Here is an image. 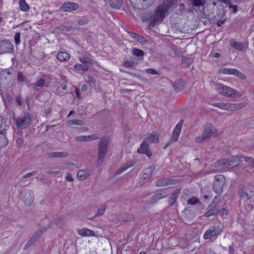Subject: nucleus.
<instances>
[{
    "label": "nucleus",
    "mask_w": 254,
    "mask_h": 254,
    "mask_svg": "<svg viewBox=\"0 0 254 254\" xmlns=\"http://www.w3.org/2000/svg\"><path fill=\"white\" fill-rule=\"evenodd\" d=\"M170 6V3L168 4L165 2H163L159 5L153 18V22L157 23L162 21L169 10Z\"/></svg>",
    "instance_id": "obj_1"
},
{
    "label": "nucleus",
    "mask_w": 254,
    "mask_h": 254,
    "mask_svg": "<svg viewBox=\"0 0 254 254\" xmlns=\"http://www.w3.org/2000/svg\"><path fill=\"white\" fill-rule=\"evenodd\" d=\"M109 142V138L107 137H104L101 138L98 147V157L97 162L98 164H101L106 155L107 146Z\"/></svg>",
    "instance_id": "obj_2"
},
{
    "label": "nucleus",
    "mask_w": 254,
    "mask_h": 254,
    "mask_svg": "<svg viewBox=\"0 0 254 254\" xmlns=\"http://www.w3.org/2000/svg\"><path fill=\"white\" fill-rule=\"evenodd\" d=\"M225 183V177L224 175L219 174L215 176L212 186L213 190L216 194L219 195L222 192Z\"/></svg>",
    "instance_id": "obj_3"
},
{
    "label": "nucleus",
    "mask_w": 254,
    "mask_h": 254,
    "mask_svg": "<svg viewBox=\"0 0 254 254\" xmlns=\"http://www.w3.org/2000/svg\"><path fill=\"white\" fill-rule=\"evenodd\" d=\"M213 105L221 109L228 111H235L245 107V105L243 103L232 104L230 103L218 102L214 103Z\"/></svg>",
    "instance_id": "obj_4"
},
{
    "label": "nucleus",
    "mask_w": 254,
    "mask_h": 254,
    "mask_svg": "<svg viewBox=\"0 0 254 254\" xmlns=\"http://www.w3.org/2000/svg\"><path fill=\"white\" fill-rule=\"evenodd\" d=\"M215 85L217 91L219 94L223 95L228 97H232L233 95H235L237 93V91L236 90L222 84L216 83Z\"/></svg>",
    "instance_id": "obj_5"
},
{
    "label": "nucleus",
    "mask_w": 254,
    "mask_h": 254,
    "mask_svg": "<svg viewBox=\"0 0 254 254\" xmlns=\"http://www.w3.org/2000/svg\"><path fill=\"white\" fill-rule=\"evenodd\" d=\"M238 157L236 156H231L229 158L219 160L216 162L217 166L219 165L222 167H235L238 164Z\"/></svg>",
    "instance_id": "obj_6"
},
{
    "label": "nucleus",
    "mask_w": 254,
    "mask_h": 254,
    "mask_svg": "<svg viewBox=\"0 0 254 254\" xmlns=\"http://www.w3.org/2000/svg\"><path fill=\"white\" fill-rule=\"evenodd\" d=\"M31 122V116L29 113H24L22 116L17 118V127L22 129L29 127Z\"/></svg>",
    "instance_id": "obj_7"
},
{
    "label": "nucleus",
    "mask_w": 254,
    "mask_h": 254,
    "mask_svg": "<svg viewBox=\"0 0 254 254\" xmlns=\"http://www.w3.org/2000/svg\"><path fill=\"white\" fill-rule=\"evenodd\" d=\"M155 167L154 165H150L148 167L144 169L141 175L140 178L137 180L138 183L142 185L144 184L149 179V177L152 175L155 171Z\"/></svg>",
    "instance_id": "obj_8"
},
{
    "label": "nucleus",
    "mask_w": 254,
    "mask_h": 254,
    "mask_svg": "<svg viewBox=\"0 0 254 254\" xmlns=\"http://www.w3.org/2000/svg\"><path fill=\"white\" fill-rule=\"evenodd\" d=\"M181 182V180L173 179L168 177H164L158 180L156 182L157 187H164L169 185H177Z\"/></svg>",
    "instance_id": "obj_9"
},
{
    "label": "nucleus",
    "mask_w": 254,
    "mask_h": 254,
    "mask_svg": "<svg viewBox=\"0 0 254 254\" xmlns=\"http://www.w3.org/2000/svg\"><path fill=\"white\" fill-rule=\"evenodd\" d=\"M183 123L184 121L183 120H180L175 127L169 141L170 143L176 142L178 139L181 134Z\"/></svg>",
    "instance_id": "obj_10"
},
{
    "label": "nucleus",
    "mask_w": 254,
    "mask_h": 254,
    "mask_svg": "<svg viewBox=\"0 0 254 254\" xmlns=\"http://www.w3.org/2000/svg\"><path fill=\"white\" fill-rule=\"evenodd\" d=\"M20 198L26 205H31L34 200V195L31 190L21 192L19 194Z\"/></svg>",
    "instance_id": "obj_11"
},
{
    "label": "nucleus",
    "mask_w": 254,
    "mask_h": 254,
    "mask_svg": "<svg viewBox=\"0 0 254 254\" xmlns=\"http://www.w3.org/2000/svg\"><path fill=\"white\" fill-rule=\"evenodd\" d=\"M220 233L218 227L213 226L207 229L203 234V237L204 240L210 239L216 236Z\"/></svg>",
    "instance_id": "obj_12"
},
{
    "label": "nucleus",
    "mask_w": 254,
    "mask_h": 254,
    "mask_svg": "<svg viewBox=\"0 0 254 254\" xmlns=\"http://www.w3.org/2000/svg\"><path fill=\"white\" fill-rule=\"evenodd\" d=\"M13 50V46L8 40L0 41V55L5 53L11 52Z\"/></svg>",
    "instance_id": "obj_13"
},
{
    "label": "nucleus",
    "mask_w": 254,
    "mask_h": 254,
    "mask_svg": "<svg viewBox=\"0 0 254 254\" xmlns=\"http://www.w3.org/2000/svg\"><path fill=\"white\" fill-rule=\"evenodd\" d=\"M146 142L145 140H143L141 143L140 146L137 149V152L139 154H145L147 157H150L152 155V153L149 148V145Z\"/></svg>",
    "instance_id": "obj_14"
},
{
    "label": "nucleus",
    "mask_w": 254,
    "mask_h": 254,
    "mask_svg": "<svg viewBox=\"0 0 254 254\" xmlns=\"http://www.w3.org/2000/svg\"><path fill=\"white\" fill-rule=\"evenodd\" d=\"M202 134L207 139L209 138L211 135L216 136L217 135L214 126L209 124L205 125Z\"/></svg>",
    "instance_id": "obj_15"
},
{
    "label": "nucleus",
    "mask_w": 254,
    "mask_h": 254,
    "mask_svg": "<svg viewBox=\"0 0 254 254\" xmlns=\"http://www.w3.org/2000/svg\"><path fill=\"white\" fill-rule=\"evenodd\" d=\"M79 7L78 3L72 2H65L61 6V9L65 12H70L78 9Z\"/></svg>",
    "instance_id": "obj_16"
},
{
    "label": "nucleus",
    "mask_w": 254,
    "mask_h": 254,
    "mask_svg": "<svg viewBox=\"0 0 254 254\" xmlns=\"http://www.w3.org/2000/svg\"><path fill=\"white\" fill-rule=\"evenodd\" d=\"M126 31L127 32L128 35L133 39H135L138 42L142 44H146L148 43V40H146L143 36L142 35L135 33L134 32L130 31L128 30H127Z\"/></svg>",
    "instance_id": "obj_17"
},
{
    "label": "nucleus",
    "mask_w": 254,
    "mask_h": 254,
    "mask_svg": "<svg viewBox=\"0 0 254 254\" xmlns=\"http://www.w3.org/2000/svg\"><path fill=\"white\" fill-rule=\"evenodd\" d=\"M181 189H177L174 190L173 193L168 198V203L170 206H173L176 202L177 199L181 193Z\"/></svg>",
    "instance_id": "obj_18"
},
{
    "label": "nucleus",
    "mask_w": 254,
    "mask_h": 254,
    "mask_svg": "<svg viewBox=\"0 0 254 254\" xmlns=\"http://www.w3.org/2000/svg\"><path fill=\"white\" fill-rule=\"evenodd\" d=\"M168 194L166 189L161 190L160 192L155 194L151 198L150 202L155 203L158 200L167 197Z\"/></svg>",
    "instance_id": "obj_19"
},
{
    "label": "nucleus",
    "mask_w": 254,
    "mask_h": 254,
    "mask_svg": "<svg viewBox=\"0 0 254 254\" xmlns=\"http://www.w3.org/2000/svg\"><path fill=\"white\" fill-rule=\"evenodd\" d=\"M144 140L149 143L157 142L159 140L158 133L156 131L152 133H147L145 135Z\"/></svg>",
    "instance_id": "obj_20"
},
{
    "label": "nucleus",
    "mask_w": 254,
    "mask_h": 254,
    "mask_svg": "<svg viewBox=\"0 0 254 254\" xmlns=\"http://www.w3.org/2000/svg\"><path fill=\"white\" fill-rule=\"evenodd\" d=\"M230 45L236 50L241 51H243L248 48V44L246 42L232 41L231 42Z\"/></svg>",
    "instance_id": "obj_21"
},
{
    "label": "nucleus",
    "mask_w": 254,
    "mask_h": 254,
    "mask_svg": "<svg viewBox=\"0 0 254 254\" xmlns=\"http://www.w3.org/2000/svg\"><path fill=\"white\" fill-rule=\"evenodd\" d=\"M42 231H37L35 234L33 236L32 238H31L30 240L28 241L27 244L25 245L24 247V250H26L27 248H28L30 246H31L32 245L35 243L37 239L38 238H40L43 233Z\"/></svg>",
    "instance_id": "obj_22"
},
{
    "label": "nucleus",
    "mask_w": 254,
    "mask_h": 254,
    "mask_svg": "<svg viewBox=\"0 0 254 254\" xmlns=\"http://www.w3.org/2000/svg\"><path fill=\"white\" fill-rule=\"evenodd\" d=\"M77 233L79 236L82 237L95 236V232L87 228L78 229Z\"/></svg>",
    "instance_id": "obj_23"
},
{
    "label": "nucleus",
    "mask_w": 254,
    "mask_h": 254,
    "mask_svg": "<svg viewBox=\"0 0 254 254\" xmlns=\"http://www.w3.org/2000/svg\"><path fill=\"white\" fill-rule=\"evenodd\" d=\"M5 133V129H2L0 131V148H4L8 144V139Z\"/></svg>",
    "instance_id": "obj_24"
},
{
    "label": "nucleus",
    "mask_w": 254,
    "mask_h": 254,
    "mask_svg": "<svg viewBox=\"0 0 254 254\" xmlns=\"http://www.w3.org/2000/svg\"><path fill=\"white\" fill-rule=\"evenodd\" d=\"M56 57L60 62H66L70 59V55L65 52H59Z\"/></svg>",
    "instance_id": "obj_25"
},
{
    "label": "nucleus",
    "mask_w": 254,
    "mask_h": 254,
    "mask_svg": "<svg viewBox=\"0 0 254 254\" xmlns=\"http://www.w3.org/2000/svg\"><path fill=\"white\" fill-rule=\"evenodd\" d=\"M99 137L95 134L90 135H83L77 136L76 140L79 141H87L99 139Z\"/></svg>",
    "instance_id": "obj_26"
},
{
    "label": "nucleus",
    "mask_w": 254,
    "mask_h": 254,
    "mask_svg": "<svg viewBox=\"0 0 254 254\" xmlns=\"http://www.w3.org/2000/svg\"><path fill=\"white\" fill-rule=\"evenodd\" d=\"M136 163V161L134 160H131L127 162L122 167L120 168L116 172V174H120L127 170L128 168L133 166Z\"/></svg>",
    "instance_id": "obj_27"
},
{
    "label": "nucleus",
    "mask_w": 254,
    "mask_h": 254,
    "mask_svg": "<svg viewBox=\"0 0 254 254\" xmlns=\"http://www.w3.org/2000/svg\"><path fill=\"white\" fill-rule=\"evenodd\" d=\"M173 86L175 91L177 92H179L180 91L184 89L185 87V84L183 80L180 78L175 81L173 84Z\"/></svg>",
    "instance_id": "obj_28"
},
{
    "label": "nucleus",
    "mask_w": 254,
    "mask_h": 254,
    "mask_svg": "<svg viewBox=\"0 0 254 254\" xmlns=\"http://www.w3.org/2000/svg\"><path fill=\"white\" fill-rule=\"evenodd\" d=\"M182 65L184 68H188L190 66L193 62V59L190 57H183Z\"/></svg>",
    "instance_id": "obj_29"
},
{
    "label": "nucleus",
    "mask_w": 254,
    "mask_h": 254,
    "mask_svg": "<svg viewBox=\"0 0 254 254\" xmlns=\"http://www.w3.org/2000/svg\"><path fill=\"white\" fill-rule=\"evenodd\" d=\"M89 175L87 170H81L77 173L76 177L80 180H85Z\"/></svg>",
    "instance_id": "obj_30"
},
{
    "label": "nucleus",
    "mask_w": 254,
    "mask_h": 254,
    "mask_svg": "<svg viewBox=\"0 0 254 254\" xmlns=\"http://www.w3.org/2000/svg\"><path fill=\"white\" fill-rule=\"evenodd\" d=\"M111 6L114 9H119L122 4V0H109Z\"/></svg>",
    "instance_id": "obj_31"
},
{
    "label": "nucleus",
    "mask_w": 254,
    "mask_h": 254,
    "mask_svg": "<svg viewBox=\"0 0 254 254\" xmlns=\"http://www.w3.org/2000/svg\"><path fill=\"white\" fill-rule=\"evenodd\" d=\"M68 155L65 152H54L50 154V156L52 158H65Z\"/></svg>",
    "instance_id": "obj_32"
},
{
    "label": "nucleus",
    "mask_w": 254,
    "mask_h": 254,
    "mask_svg": "<svg viewBox=\"0 0 254 254\" xmlns=\"http://www.w3.org/2000/svg\"><path fill=\"white\" fill-rule=\"evenodd\" d=\"M20 9L23 11L27 12L29 10L30 7L26 3L25 0H20L19 1Z\"/></svg>",
    "instance_id": "obj_33"
},
{
    "label": "nucleus",
    "mask_w": 254,
    "mask_h": 254,
    "mask_svg": "<svg viewBox=\"0 0 254 254\" xmlns=\"http://www.w3.org/2000/svg\"><path fill=\"white\" fill-rule=\"evenodd\" d=\"M67 124L68 126H82L84 124V122L82 120L74 119V120H69L67 121Z\"/></svg>",
    "instance_id": "obj_34"
},
{
    "label": "nucleus",
    "mask_w": 254,
    "mask_h": 254,
    "mask_svg": "<svg viewBox=\"0 0 254 254\" xmlns=\"http://www.w3.org/2000/svg\"><path fill=\"white\" fill-rule=\"evenodd\" d=\"M132 53L136 57H141L142 59H143V56H144V52L142 50L136 48L132 49Z\"/></svg>",
    "instance_id": "obj_35"
},
{
    "label": "nucleus",
    "mask_w": 254,
    "mask_h": 254,
    "mask_svg": "<svg viewBox=\"0 0 254 254\" xmlns=\"http://www.w3.org/2000/svg\"><path fill=\"white\" fill-rule=\"evenodd\" d=\"M193 7H204L205 4V0H190Z\"/></svg>",
    "instance_id": "obj_36"
},
{
    "label": "nucleus",
    "mask_w": 254,
    "mask_h": 254,
    "mask_svg": "<svg viewBox=\"0 0 254 254\" xmlns=\"http://www.w3.org/2000/svg\"><path fill=\"white\" fill-rule=\"evenodd\" d=\"M46 83L45 80L43 78L38 79L36 83L32 84L31 86L34 89L37 87H42L45 85Z\"/></svg>",
    "instance_id": "obj_37"
},
{
    "label": "nucleus",
    "mask_w": 254,
    "mask_h": 254,
    "mask_svg": "<svg viewBox=\"0 0 254 254\" xmlns=\"http://www.w3.org/2000/svg\"><path fill=\"white\" fill-rule=\"evenodd\" d=\"M89 67V66L86 64H85L84 66L80 64H78L74 65V68L75 69L84 71H87Z\"/></svg>",
    "instance_id": "obj_38"
},
{
    "label": "nucleus",
    "mask_w": 254,
    "mask_h": 254,
    "mask_svg": "<svg viewBox=\"0 0 254 254\" xmlns=\"http://www.w3.org/2000/svg\"><path fill=\"white\" fill-rule=\"evenodd\" d=\"M233 74L237 76L242 79H245L246 78V76L244 74L236 68H234Z\"/></svg>",
    "instance_id": "obj_39"
},
{
    "label": "nucleus",
    "mask_w": 254,
    "mask_h": 254,
    "mask_svg": "<svg viewBox=\"0 0 254 254\" xmlns=\"http://www.w3.org/2000/svg\"><path fill=\"white\" fill-rule=\"evenodd\" d=\"M79 61L83 64H86L88 66H89V67H90L92 65V63L88 61L86 58L85 57H80L79 59Z\"/></svg>",
    "instance_id": "obj_40"
},
{
    "label": "nucleus",
    "mask_w": 254,
    "mask_h": 254,
    "mask_svg": "<svg viewBox=\"0 0 254 254\" xmlns=\"http://www.w3.org/2000/svg\"><path fill=\"white\" fill-rule=\"evenodd\" d=\"M234 68H224L221 70V72L225 74H233Z\"/></svg>",
    "instance_id": "obj_41"
},
{
    "label": "nucleus",
    "mask_w": 254,
    "mask_h": 254,
    "mask_svg": "<svg viewBox=\"0 0 254 254\" xmlns=\"http://www.w3.org/2000/svg\"><path fill=\"white\" fill-rule=\"evenodd\" d=\"M134 65V62L133 61L126 60L123 63V66L127 68H131Z\"/></svg>",
    "instance_id": "obj_42"
},
{
    "label": "nucleus",
    "mask_w": 254,
    "mask_h": 254,
    "mask_svg": "<svg viewBox=\"0 0 254 254\" xmlns=\"http://www.w3.org/2000/svg\"><path fill=\"white\" fill-rule=\"evenodd\" d=\"M187 202L189 204H195L199 202V199L194 196L190 198L188 200Z\"/></svg>",
    "instance_id": "obj_43"
},
{
    "label": "nucleus",
    "mask_w": 254,
    "mask_h": 254,
    "mask_svg": "<svg viewBox=\"0 0 254 254\" xmlns=\"http://www.w3.org/2000/svg\"><path fill=\"white\" fill-rule=\"evenodd\" d=\"M245 162L248 163L252 167H254V159L252 157H245Z\"/></svg>",
    "instance_id": "obj_44"
},
{
    "label": "nucleus",
    "mask_w": 254,
    "mask_h": 254,
    "mask_svg": "<svg viewBox=\"0 0 254 254\" xmlns=\"http://www.w3.org/2000/svg\"><path fill=\"white\" fill-rule=\"evenodd\" d=\"M105 209H106V206H102L101 208L98 209V210H97L96 213V216H101V215H102L105 211Z\"/></svg>",
    "instance_id": "obj_45"
},
{
    "label": "nucleus",
    "mask_w": 254,
    "mask_h": 254,
    "mask_svg": "<svg viewBox=\"0 0 254 254\" xmlns=\"http://www.w3.org/2000/svg\"><path fill=\"white\" fill-rule=\"evenodd\" d=\"M216 212V210L215 209H211L207 211L205 214V216L206 217H209L210 216L215 215Z\"/></svg>",
    "instance_id": "obj_46"
},
{
    "label": "nucleus",
    "mask_w": 254,
    "mask_h": 254,
    "mask_svg": "<svg viewBox=\"0 0 254 254\" xmlns=\"http://www.w3.org/2000/svg\"><path fill=\"white\" fill-rule=\"evenodd\" d=\"M205 139H206V138L203 136V134H202L200 136L196 137L195 138V141L196 143H200V142H202V141H203V140Z\"/></svg>",
    "instance_id": "obj_47"
},
{
    "label": "nucleus",
    "mask_w": 254,
    "mask_h": 254,
    "mask_svg": "<svg viewBox=\"0 0 254 254\" xmlns=\"http://www.w3.org/2000/svg\"><path fill=\"white\" fill-rule=\"evenodd\" d=\"M89 20L88 19H86V18H83V19H80L78 21H77V23L79 24V25H85L86 24H87Z\"/></svg>",
    "instance_id": "obj_48"
},
{
    "label": "nucleus",
    "mask_w": 254,
    "mask_h": 254,
    "mask_svg": "<svg viewBox=\"0 0 254 254\" xmlns=\"http://www.w3.org/2000/svg\"><path fill=\"white\" fill-rule=\"evenodd\" d=\"M146 72L148 74L155 75L158 74V73L153 68H148L146 69Z\"/></svg>",
    "instance_id": "obj_49"
},
{
    "label": "nucleus",
    "mask_w": 254,
    "mask_h": 254,
    "mask_svg": "<svg viewBox=\"0 0 254 254\" xmlns=\"http://www.w3.org/2000/svg\"><path fill=\"white\" fill-rule=\"evenodd\" d=\"M220 214L222 216L226 217L227 215L228 211L226 208H223L220 210Z\"/></svg>",
    "instance_id": "obj_50"
},
{
    "label": "nucleus",
    "mask_w": 254,
    "mask_h": 254,
    "mask_svg": "<svg viewBox=\"0 0 254 254\" xmlns=\"http://www.w3.org/2000/svg\"><path fill=\"white\" fill-rule=\"evenodd\" d=\"M220 198H221V197L219 195H217V196H215L214 198H213V199L212 200L211 203L212 204H217L219 202V201H220Z\"/></svg>",
    "instance_id": "obj_51"
},
{
    "label": "nucleus",
    "mask_w": 254,
    "mask_h": 254,
    "mask_svg": "<svg viewBox=\"0 0 254 254\" xmlns=\"http://www.w3.org/2000/svg\"><path fill=\"white\" fill-rule=\"evenodd\" d=\"M65 179L67 181L69 182H72L73 180L71 174L69 173L66 174L65 176Z\"/></svg>",
    "instance_id": "obj_52"
},
{
    "label": "nucleus",
    "mask_w": 254,
    "mask_h": 254,
    "mask_svg": "<svg viewBox=\"0 0 254 254\" xmlns=\"http://www.w3.org/2000/svg\"><path fill=\"white\" fill-rule=\"evenodd\" d=\"M239 195L240 197H248V194L247 193H246L244 190H242L239 193Z\"/></svg>",
    "instance_id": "obj_53"
},
{
    "label": "nucleus",
    "mask_w": 254,
    "mask_h": 254,
    "mask_svg": "<svg viewBox=\"0 0 254 254\" xmlns=\"http://www.w3.org/2000/svg\"><path fill=\"white\" fill-rule=\"evenodd\" d=\"M17 78L18 80L20 82H23L24 81V77L22 74L21 72H18L17 74Z\"/></svg>",
    "instance_id": "obj_54"
},
{
    "label": "nucleus",
    "mask_w": 254,
    "mask_h": 254,
    "mask_svg": "<svg viewBox=\"0 0 254 254\" xmlns=\"http://www.w3.org/2000/svg\"><path fill=\"white\" fill-rule=\"evenodd\" d=\"M87 78H88V82L90 83H93L94 84L95 83V82H96L95 79L93 77H92L91 76H88L87 77Z\"/></svg>",
    "instance_id": "obj_55"
},
{
    "label": "nucleus",
    "mask_w": 254,
    "mask_h": 254,
    "mask_svg": "<svg viewBox=\"0 0 254 254\" xmlns=\"http://www.w3.org/2000/svg\"><path fill=\"white\" fill-rule=\"evenodd\" d=\"M74 91H75V93L76 96V97L78 98V99H80V91H79V89L77 88H76L75 89Z\"/></svg>",
    "instance_id": "obj_56"
},
{
    "label": "nucleus",
    "mask_w": 254,
    "mask_h": 254,
    "mask_svg": "<svg viewBox=\"0 0 254 254\" xmlns=\"http://www.w3.org/2000/svg\"><path fill=\"white\" fill-rule=\"evenodd\" d=\"M12 95L10 94V93H8L6 95V99L9 102H11L12 101Z\"/></svg>",
    "instance_id": "obj_57"
},
{
    "label": "nucleus",
    "mask_w": 254,
    "mask_h": 254,
    "mask_svg": "<svg viewBox=\"0 0 254 254\" xmlns=\"http://www.w3.org/2000/svg\"><path fill=\"white\" fill-rule=\"evenodd\" d=\"M230 8H233V13H236L238 9H237V5H229Z\"/></svg>",
    "instance_id": "obj_58"
},
{
    "label": "nucleus",
    "mask_w": 254,
    "mask_h": 254,
    "mask_svg": "<svg viewBox=\"0 0 254 254\" xmlns=\"http://www.w3.org/2000/svg\"><path fill=\"white\" fill-rule=\"evenodd\" d=\"M35 175V173L34 171L33 172H32L31 173H27L25 176H24V177L25 178H27V177H31L33 175Z\"/></svg>",
    "instance_id": "obj_59"
},
{
    "label": "nucleus",
    "mask_w": 254,
    "mask_h": 254,
    "mask_svg": "<svg viewBox=\"0 0 254 254\" xmlns=\"http://www.w3.org/2000/svg\"><path fill=\"white\" fill-rule=\"evenodd\" d=\"M20 34L18 32H17V45H18L20 42Z\"/></svg>",
    "instance_id": "obj_60"
},
{
    "label": "nucleus",
    "mask_w": 254,
    "mask_h": 254,
    "mask_svg": "<svg viewBox=\"0 0 254 254\" xmlns=\"http://www.w3.org/2000/svg\"><path fill=\"white\" fill-rule=\"evenodd\" d=\"M134 219V217L132 215H129V217L125 219L126 221H132Z\"/></svg>",
    "instance_id": "obj_61"
},
{
    "label": "nucleus",
    "mask_w": 254,
    "mask_h": 254,
    "mask_svg": "<svg viewBox=\"0 0 254 254\" xmlns=\"http://www.w3.org/2000/svg\"><path fill=\"white\" fill-rule=\"evenodd\" d=\"M17 104L20 106L22 104V102L21 101L20 98L19 97L17 96V99H16Z\"/></svg>",
    "instance_id": "obj_62"
},
{
    "label": "nucleus",
    "mask_w": 254,
    "mask_h": 254,
    "mask_svg": "<svg viewBox=\"0 0 254 254\" xmlns=\"http://www.w3.org/2000/svg\"><path fill=\"white\" fill-rule=\"evenodd\" d=\"M213 57L216 58H219L221 57V54L219 53H215L213 55Z\"/></svg>",
    "instance_id": "obj_63"
},
{
    "label": "nucleus",
    "mask_w": 254,
    "mask_h": 254,
    "mask_svg": "<svg viewBox=\"0 0 254 254\" xmlns=\"http://www.w3.org/2000/svg\"><path fill=\"white\" fill-rule=\"evenodd\" d=\"M87 85H85V84L83 85L82 86V87H81V90H82V91H86V90H87Z\"/></svg>",
    "instance_id": "obj_64"
}]
</instances>
